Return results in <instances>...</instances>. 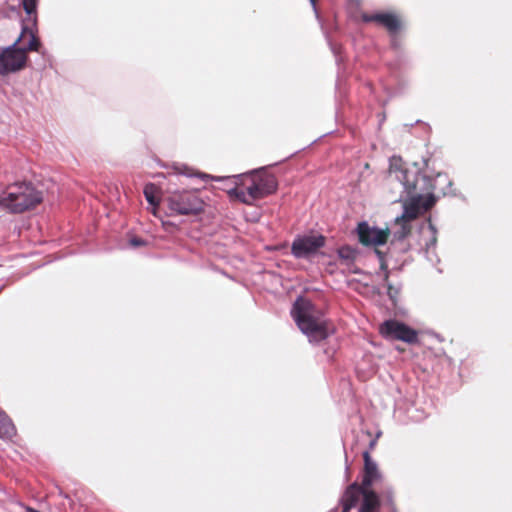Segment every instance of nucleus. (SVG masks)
<instances>
[{"label": "nucleus", "instance_id": "9", "mask_svg": "<svg viewBox=\"0 0 512 512\" xmlns=\"http://www.w3.org/2000/svg\"><path fill=\"white\" fill-rule=\"evenodd\" d=\"M359 242L364 246H378L387 242L389 229L371 227L367 222H360L357 226Z\"/></svg>", "mask_w": 512, "mask_h": 512}, {"label": "nucleus", "instance_id": "22", "mask_svg": "<svg viewBox=\"0 0 512 512\" xmlns=\"http://www.w3.org/2000/svg\"><path fill=\"white\" fill-rule=\"evenodd\" d=\"M376 445V439H373L370 441V450H372L374 448V446Z\"/></svg>", "mask_w": 512, "mask_h": 512}, {"label": "nucleus", "instance_id": "11", "mask_svg": "<svg viewBox=\"0 0 512 512\" xmlns=\"http://www.w3.org/2000/svg\"><path fill=\"white\" fill-rule=\"evenodd\" d=\"M361 20L365 23H377L384 27L390 34H396L401 30L402 21L400 17L391 12L362 13Z\"/></svg>", "mask_w": 512, "mask_h": 512}, {"label": "nucleus", "instance_id": "7", "mask_svg": "<svg viewBox=\"0 0 512 512\" xmlns=\"http://www.w3.org/2000/svg\"><path fill=\"white\" fill-rule=\"evenodd\" d=\"M325 243L326 238L323 235L298 236L292 242L291 252L296 258H306L324 247Z\"/></svg>", "mask_w": 512, "mask_h": 512}, {"label": "nucleus", "instance_id": "8", "mask_svg": "<svg viewBox=\"0 0 512 512\" xmlns=\"http://www.w3.org/2000/svg\"><path fill=\"white\" fill-rule=\"evenodd\" d=\"M228 194L231 198H235L244 204L252 205L254 201L258 200L255 191V180H253L252 175H242L239 182H236L235 187L228 191Z\"/></svg>", "mask_w": 512, "mask_h": 512}, {"label": "nucleus", "instance_id": "6", "mask_svg": "<svg viewBox=\"0 0 512 512\" xmlns=\"http://www.w3.org/2000/svg\"><path fill=\"white\" fill-rule=\"evenodd\" d=\"M17 42L0 54V74L6 75L23 69L27 62L26 50L16 48Z\"/></svg>", "mask_w": 512, "mask_h": 512}, {"label": "nucleus", "instance_id": "14", "mask_svg": "<svg viewBox=\"0 0 512 512\" xmlns=\"http://www.w3.org/2000/svg\"><path fill=\"white\" fill-rule=\"evenodd\" d=\"M26 38H29V41H28L27 45L22 49L26 50V53L29 51H37L38 52L41 47V42H40L39 38L37 37L36 33L34 32V30L32 28L25 26V27H23L21 35L16 42L18 43L20 41H24Z\"/></svg>", "mask_w": 512, "mask_h": 512}, {"label": "nucleus", "instance_id": "1", "mask_svg": "<svg viewBox=\"0 0 512 512\" xmlns=\"http://www.w3.org/2000/svg\"><path fill=\"white\" fill-rule=\"evenodd\" d=\"M299 329L309 338L310 342H320L334 333L332 323L324 319L316 311L313 303L305 298L299 297L291 310Z\"/></svg>", "mask_w": 512, "mask_h": 512}, {"label": "nucleus", "instance_id": "3", "mask_svg": "<svg viewBox=\"0 0 512 512\" xmlns=\"http://www.w3.org/2000/svg\"><path fill=\"white\" fill-rule=\"evenodd\" d=\"M342 511L349 512L352 508L358 507V512H379L380 499L378 494L367 488L358 487V483L350 484L341 498Z\"/></svg>", "mask_w": 512, "mask_h": 512}, {"label": "nucleus", "instance_id": "21", "mask_svg": "<svg viewBox=\"0 0 512 512\" xmlns=\"http://www.w3.org/2000/svg\"><path fill=\"white\" fill-rule=\"evenodd\" d=\"M380 269L382 271H384V277H383V280L384 282H388L389 280V270H388V265L386 263V260H385V257L384 256H381V260H380Z\"/></svg>", "mask_w": 512, "mask_h": 512}, {"label": "nucleus", "instance_id": "12", "mask_svg": "<svg viewBox=\"0 0 512 512\" xmlns=\"http://www.w3.org/2000/svg\"><path fill=\"white\" fill-rule=\"evenodd\" d=\"M422 200V196L418 195L417 197H413L411 201L406 202L404 204L403 214L396 218L395 222L397 225H402L401 237H405L410 233V226L408 223L414 219H416L421 212L420 201Z\"/></svg>", "mask_w": 512, "mask_h": 512}, {"label": "nucleus", "instance_id": "25", "mask_svg": "<svg viewBox=\"0 0 512 512\" xmlns=\"http://www.w3.org/2000/svg\"><path fill=\"white\" fill-rule=\"evenodd\" d=\"M310 2H311V4H312L313 6H315V5H316L317 0H310Z\"/></svg>", "mask_w": 512, "mask_h": 512}, {"label": "nucleus", "instance_id": "23", "mask_svg": "<svg viewBox=\"0 0 512 512\" xmlns=\"http://www.w3.org/2000/svg\"><path fill=\"white\" fill-rule=\"evenodd\" d=\"M375 253L378 255L380 260H381V256H384V254L378 249H375Z\"/></svg>", "mask_w": 512, "mask_h": 512}, {"label": "nucleus", "instance_id": "15", "mask_svg": "<svg viewBox=\"0 0 512 512\" xmlns=\"http://www.w3.org/2000/svg\"><path fill=\"white\" fill-rule=\"evenodd\" d=\"M401 176H399V172H395V177L402 182L404 190L408 195L412 194L416 190V182L415 180H410L408 178V174L406 171H402Z\"/></svg>", "mask_w": 512, "mask_h": 512}, {"label": "nucleus", "instance_id": "5", "mask_svg": "<svg viewBox=\"0 0 512 512\" xmlns=\"http://www.w3.org/2000/svg\"><path fill=\"white\" fill-rule=\"evenodd\" d=\"M379 333L386 339L400 340L408 344L418 343V332L397 320H386L379 327Z\"/></svg>", "mask_w": 512, "mask_h": 512}, {"label": "nucleus", "instance_id": "19", "mask_svg": "<svg viewBox=\"0 0 512 512\" xmlns=\"http://www.w3.org/2000/svg\"><path fill=\"white\" fill-rule=\"evenodd\" d=\"M434 204H435V198L433 195H429L426 198L422 197V200L420 201L421 209H423L424 211H427L430 208H432V206Z\"/></svg>", "mask_w": 512, "mask_h": 512}, {"label": "nucleus", "instance_id": "13", "mask_svg": "<svg viewBox=\"0 0 512 512\" xmlns=\"http://www.w3.org/2000/svg\"><path fill=\"white\" fill-rule=\"evenodd\" d=\"M251 175L253 180H255V191L258 200L276 192L278 182L274 175L266 172H255L251 173Z\"/></svg>", "mask_w": 512, "mask_h": 512}, {"label": "nucleus", "instance_id": "26", "mask_svg": "<svg viewBox=\"0 0 512 512\" xmlns=\"http://www.w3.org/2000/svg\"><path fill=\"white\" fill-rule=\"evenodd\" d=\"M133 243H134L135 245H138V244H139V241L134 240V241H133Z\"/></svg>", "mask_w": 512, "mask_h": 512}, {"label": "nucleus", "instance_id": "24", "mask_svg": "<svg viewBox=\"0 0 512 512\" xmlns=\"http://www.w3.org/2000/svg\"><path fill=\"white\" fill-rule=\"evenodd\" d=\"M392 512H396L394 504L391 502Z\"/></svg>", "mask_w": 512, "mask_h": 512}, {"label": "nucleus", "instance_id": "18", "mask_svg": "<svg viewBox=\"0 0 512 512\" xmlns=\"http://www.w3.org/2000/svg\"><path fill=\"white\" fill-rule=\"evenodd\" d=\"M338 255L341 259L346 261H354L357 255V252L354 248L350 246H343L338 249Z\"/></svg>", "mask_w": 512, "mask_h": 512}, {"label": "nucleus", "instance_id": "17", "mask_svg": "<svg viewBox=\"0 0 512 512\" xmlns=\"http://www.w3.org/2000/svg\"><path fill=\"white\" fill-rule=\"evenodd\" d=\"M157 187L154 184H147L144 188V196L149 204L152 206L158 205V199L156 197Z\"/></svg>", "mask_w": 512, "mask_h": 512}, {"label": "nucleus", "instance_id": "20", "mask_svg": "<svg viewBox=\"0 0 512 512\" xmlns=\"http://www.w3.org/2000/svg\"><path fill=\"white\" fill-rule=\"evenodd\" d=\"M387 287V294L390 299L394 300L398 296L400 289L394 287L389 281L385 282Z\"/></svg>", "mask_w": 512, "mask_h": 512}, {"label": "nucleus", "instance_id": "2", "mask_svg": "<svg viewBox=\"0 0 512 512\" xmlns=\"http://www.w3.org/2000/svg\"><path fill=\"white\" fill-rule=\"evenodd\" d=\"M43 201V194L31 182L10 184L0 194V206L11 213L34 209Z\"/></svg>", "mask_w": 512, "mask_h": 512}, {"label": "nucleus", "instance_id": "4", "mask_svg": "<svg viewBox=\"0 0 512 512\" xmlns=\"http://www.w3.org/2000/svg\"><path fill=\"white\" fill-rule=\"evenodd\" d=\"M165 202L171 213L197 215L204 211L205 202L196 190H181L170 193Z\"/></svg>", "mask_w": 512, "mask_h": 512}, {"label": "nucleus", "instance_id": "16", "mask_svg": "<svg viewBox=\"0 0 512 512\" xmlns=\"http://www.w3.org/2000/svg\"><path fill=\"white\" fill-rule=\"evenodd\" d=\"M38 0H22L24 11L31 17L32 23L36 24V11H37Z\"/></svg>", "mask_w": 512, "mask_h": 512}, {"label": "nucleus", "instance_id": "10", "mask_svg": "<svg viewBox=\"0 0 512 512\" xmlns=\"http://www.w3.org/2000/svg\"><path fill=\"white\" fill-rule=\"evenodd\" d=\"M364 467L362 471V481L358 487L372 489L374 485H382L384 477L375 461H373L370 451L363 452Z\"/></svg>", "mask_w": 512, "mask_h": 512}]
</instances>
